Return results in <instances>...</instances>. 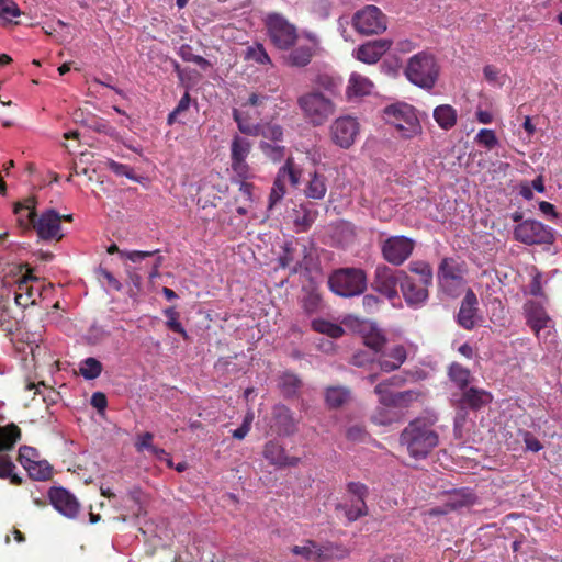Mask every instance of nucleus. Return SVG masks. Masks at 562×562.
I'll return each instance as SVG.
<instances>
[{
	"label": "nucleus",
	"mask_w": 562,
	"mask_h": 562,
	"mask_svg": "<svg viewBox=\"0 0 562 562\" xmlns=\"http://www.w3.org/2000/svg\"><path fill=\"white\" fill-rule=\"evenodd\" d=\"M437 417L420 416L411 420L400 435V443L408 454L416 459H425L439 443V435L434 429Z\"/></svg>",
	"instance_id": "nucleus-1"
},
{
	"label": "nucleus",
	"mask_w": 562,
	"mask_h": 562,
	"mask_svg": "<svg viewBox=\"0 0 562 562\" xmlns=\"http://www.w3.org/2000/svg\"><path fill=\"white\" fill-rule=\"evenodd\" d=\"M303 119L314 127L324 125L336 112L331 98L318 90H310L297 98Z\"/></svg>",
	"instance_id": "nucleus-2"
},
{
	"label": "nucleus",
	"mask_w": 562,
	"mask_h": 562,
	"mask_svg": "<svg viewBox=\"0 0 562 562\" xmlns=\"http://www.w3.org/2000/svg\"><path fill=\"white\" fill-rule=\"evenodd\" d=\"M439 75V66L432 54L422 52L412 56L405 68V76L415 86L431 89Z\"/></svg>",
	"instance_id": "nucleus-3"
},
{
	"label": "nucleus",
	"mask_w": 562,
	"mask_h": 562,
	"mask_svg": "<svg viewBox=\"0 0 562 562\" xmlns=\"http://www.w3.org/2000/svg\"><path fill=\"white\" fill-rule=\"evenodd\" d=\"M367 274L359 268H341L328 279L329 289L337 295L351 297L362 294L367 289Z\"/></svg>",
	"instance_id": "nucleus-4"
},
{
	"label": "nucleus",
	"mask_w": 562,
	"mask_h": 562,
	"mask_svg": "<svg viewBox=\"0 0 562 562\" xmlns=\"http://www.w3.org/2000/svg\"><path fill=\"white\" fill-rule=\"evenodd\" d=\"M385 121L393 125L403 138H412L422 132L415 109L407 103L391 104L384 109Z\"/></svg>",
	"instance_id": "nucleus-5"
},
{
	"label": "nucleus",
	"mask_w": 562,
	"mask_h": 562,
	"mask_svg": "<svg viewBox=\"0 0 562 562\" xmlns=\"http://www.w3.org/2000/svg\"><path fill=\"white\" fill-rule=\"evenodd\" d=\"M269 37L273 45L282 50L290 49L297 40V30L280 13H269L265 20Z\"/></svg>",
	"instance_id": "nucleus-6"
},
{
	"label": "nucleus",
	"mask_w": 562,
	"mask_h": 562,
	"mask_svg": "<svg viewBox=\"0 0 562 562\" xmlns=\"http://www.w3.org/2000/svg\"><path fill=\"white\" fill-rule=\"evenodd\" d=\"M467 267L463 261L452 257L443 258L438 267L437 279L440 289L450 296H456L464 282Z\"/></svg>",
	"instance_id": "nucleus-7"
},
{
	"label": "nucleus",
	"mask_w": 562,
	"mask_h": 562,
	"mask_svg": "<svg viewBox=\"0 0 562 562\" xmlns=\"http://www.w3.org/2000/svg\"><path fill=\"white\" fill-rule=\"evenodd\" d=\"M515 240L528 245H552L555 240L554 231L536 220H525L514 228Z\"/></svg>",
	"instance_id": "nucleus-8"
},
{
	"label": "nucleus",
	"mask_w": 562,
	"mask_h": 562,
	"mask_svg": "<svg viewBox=\"0 0 562 562\" xmlns=\"http://www.w3.org/2000/svg\"><path fill=\"white\" fill-rule=\"evenodd\" d=\"M27 217L41 239L60 240L63 238L61 215L54 209L46 210L40 217H37L36 211H30Z\"/></svg>",
	"instance_id": "nucleus-9"
},
{
	"label": "nucleus",
	"mask_w": 562,
	"mask_h": 562,
	"mask_svg": "<svg viewBox=\"0 0 562 562\" xmlns=\"http://www.w3.org/2000/svg\"><path fill=\"white\" fill-rule=\"evenodd\" d=\"M415 240L403 235L390 236L381 244L383 259L392 266H402L413 254Z\"/></svg>",
	"instance_id": "nucleus-10"
},
{
	"label": "nucleus",
	"mask_w": 562,
	"mask_h": 562,
	"mask_svg": "<svg viewBox=\"0 0 562 562\" xmlns=\"http://www.w3.org/2000/svg\"><path fill=\"white\" fill-rule=\"evenodd\" d=\"M352 24L363 35L379 34L386 30V16L375 5H367L355 13Z\"/></svg>",
	"instance_id": "nucleus-11"
},
{
	"label": "nucleus",
	"mask_w": 562,
	"mask_h": 562,
	"mask_svg": "<svg viewBox=\"0 0 562 562\" xmlns=\"http://www.w3.org/2000/svg\"><path fill=\"white\" fill-rule=\"evenodd\" d=\"M402 277L400 270H394L386 265H378L374 270L371 288L393 301L398 297L397 286L401 285Z\"/></svg>",
	"instance_id": "nucleus-12"
},
{
	"label": "nucleus",
	"mask_w": 562,
	"mask_h": 562,
	"mask_svg": "<svg viewBox=\"0 0 562 562\" xmlns=\"http://www.w3.org/2000/svg\"><path fill=\"white\" fill-rule=\"evenodd\" d=\"M358 121L349 115L337 117L329 126L331 142L340 148H349L353 145L359 134Z\"/></svg>",
	"instance_id": "nucleus-13"
},
{
	"label": "nucleus",
	"mask_w": 562,
	"mask_h": 562,
	"mask_svg": "<svg viewBox=\"0 0 562 562\" xmlns=\"http://www.w3.org/2000/svg\"><path fill=\"white\" fill-rule=\"evenodd\" d=\"M252 144L246 137L234 135L231 143V166L233 171L241 179L250 177V167L246 159L251 151Z\"/></svg>",
	"instance_id": "nucleus-14"
},
{
	"label": "nucleus",
	"mask_w": 562,
	"mask_h": 562,
	"mask_svg": "<svg viewBox=\"0 0 562 562\" xmlns=\"http://www.w3.org/2000/svg\"><path fill=\"white\" fill-rule=\"evenodd\" d=\"M400 276L402 277L401 291L406 304L414 308L423 306L429 297L428 288L430 285H425L420 281L416 282L404 270H400Z\"/></svg>",
	"instance_id": "nucleus-15"
},
{
	"label": "nucleus",
	"mask_w": 562,
	"mask_h": 562,
	"mask_svg": "<svg viewBox=\"0 0 562 562\" xmlns=\"http://www.w3.org/2000/svg\"><path fill=\"white\" fill-rule=\"evenodd\" d=\"M48 498L53 507L69 519L77 518L80 510V503L74 494L64 487H50Z\"/></svg>",
	"instance_id": "nucleus-16"
},
{
	"label": "nucleus",
	"mask_w": 562,
	"mask_h": 562,
	"mask_svg": "<svg viewBox=\"0 0 562 562\" xmlns=\"http://www.w3.org/2000/svg\"><path fill=\"white\" fill-rule=\"evenodd\" d=\"M493 401V395L484 390L474 386H468L461 390L460 395L454 401V406L459 411L467 412L480 411Z\"/></svg>",
	"instance_id": "nucleus-17"
},
{
	"label": "nucleus",
	"mask_w": 562,
	"mask_h": 562,
	"mask_svg": "<svg viewBox=\"0 0 562 562\" xmlns=\"http://www.w3.org/2000/svg\"><path fill=\"white\" fill-rule=\"evenodd\" d=\"M270 428L278 436H292L297 431V420L294 418L291 409L283 405L277 404L272 408Z\"/></svg>",
	"instance_id": "nucleus-18"
},
{
	"label": "nucleus",
	"mask_w": 562,
	"mask_h": 562,
	"mask_svg": "<svg viewBox=\"0 0 562 562\" xmlns=\"http://www.w3.org/2000/svg\"><path fill=\"white\" fill-rule=\"evenodd\" d=\"M37 279L32 276V272L29 271L24 274L16 284V290L14 294V301L16 305L25 308L30 305L36 304L37 297L41 296V290L38 288H34V285L30 284L31 281H36Z\"/></svg>",
	"instance_id": "nucleus-19"
},
{
	"label": "nucleus",
	"mask_w": 562,
	"mask_h": 562,
	"mask_svg": "<svg viewBox=\"0 0 562 562\" xmlns=\"http://www.w3.org/2000/svg\"><path fill=\"white\" fill-rule=\"evenodd\" d=\"M522 310L527 325L536 335H539L540 330L551 322L547 311L539 302L529 300L524 304Z\"/></svg>",
	"instance_id": "nucleus-20"
},
{
	"label": "nucleus",
	"mask_w": 562,
	"mask_h": 562,
	"mask_svg": "<svg viewBox=\"0 0 562 562\" xmlns=\"http://www.w3.org/2000/svg\"><path fill=\"white\" fill-rule=\"evenodd\" d=\"M391 46L392 41L387 38L369 41L358 47L356 50V57L366 64H374L391 48Z\"/></svg>",
	"instance_id": "nucleus-21"
},
{
	"label": "nucleus",
	"mask_w": 562,
	"mask_h": 562,
	"mask_svg": "<svg viewBox=\"0 0 562 562\" xmlns=\"http://www.w3.org/2000/svg\"><path fill=\"white\" fill-rule=\"evenodd\" d=\"M477 297L475 293L469 289L461 302L457 314V323L467 330H471L476 325Z\"/></svg>",
	"instance_id": "nucleus-22"
},
{
	"label": "nucleus",
	"mask_w": 562,
	"mask_h": 562,
	"mask_svg": "<svg viewBox=\"0 0 562 562\" xmlns=\"http://www.w3.org/2000/svg\"><path fill=\"white\" fill-rule=\"evenodd\" d=\"M263 457L270 464L279 468L295 467L301 460L297 457H289L284 447L276 440H270L265 445Z\"/></svg>",
	"instance_id": "nucleus-23"
},
{
	"label": "nucleus",
	"mask_w": 562,
	"mask_h": 562,
	"mask_svg": "<svg viewBox=\"0 0 562 562\" xmlns=\"http://www.w3.org/2000/svg\"><path fill=\"white\" fill-rule=\"evenodd\" d=\"M316 45L315 37L308 36V43H301L289 53L286 64L292 67L307 66L314 56Z\"/></svg>",
	"instance_id": "nucleus-24"
},
{
	"label": "nucleus",
	"mask_w": 562,
	"mask_h": 562,
	"mask_svg": "<svg viewBox=\"0 0 562 562\" xmlns=\"http://www.w3.org/2000/svg\"><path fill=\"white\" fill-rule=\"evenodd\" d=\"M407 358L406 348L403 345H395L384 352L379 359V367L384 372L397 370Z\"/></svg>",
	"instance_id": "nucleus-25"
},
{
	"label": "nucleus",
	"mask_w": 562,
	"mask_h": 562,
	"mask_svg": "<svg viewBox=\"0 0 562 562\" xmlns=\"http://www.w3.org/2000/svg\"><path fill=\"white\" fill-rule=\"evenodd\" d=\"M303 192L307 199L323 200L327 193V177L318 171L310 172Z\"/></svg>",
	"instance_id": "nucleus-26"
},
{
	"label": "nucleus",
	"mask_w": 562,
	"mask_h": 562,
	"mask_svg": "<svg viewBox=\"0 0 562 562\" xmlns=\"http://www.w3.org/2000/svg\"><path fill=\"white\" fill-rule=\"evenodd\" d=\"M361 335L363 344L375 352H380L386 344L385 335L373 323L363 324Z\"/></svg>",
	"instance_id": "nucleus-27"
},
{
	"label": "nucleus",
	"mask_w": 562,
	"mask_h": 562,
	"mask_svg": "<svg viewBox=\"0 0 562 562\" xmlns=\"http://www.w3.org/2000/svg\"><path fill=\"white\" fill-rule=\"evenodd\" d=\"M349 554V550L336 542L317 543L315 562H327L333 559H344Z\"/></svg>",
	"instance_id": "nucleus-28"
},
{
	"label": "nucleus",
	"mask_w": 562,
	"mask_h": 562,
	"mask_svg": "<svg viewBox=\"0 0 562 562\" xmlns=\"http://www.w3.org/2000/svg\"><path fill=\"white\" fill-rule=\"evenodd\" d=\"M297 245L296 240L285 241L282 247L283 251L278 259L279 266L283 269H290L291 273H296L301 267L296 256Z\"/></svg>",
	"instance_id": "nucleus-29"
},
{
	"label": "nucleus",
	"mask_w": 562,
	"mask_h": 562,
	"mask_svg": "<svg viewBox=\"0 0 562 562\" xmlns=\"http://www.w3.org/2000/svg\"><path fill=\"white\" fill-rule=\"evenodd\" d=\"M477 501L476 495L469 488H461L449 494L446 501L448 510H458L462 507L474 505Z\"/></svg>",
	"instance_id": "nucleus-30"
},
{
	"label": "nucleus",
	"mask_w": 562,
	"mask_h": 562,
	"mask_svg": "<svg viewBox=\"0 0 562 562\" xmlns=\"http://www.w3.org/2000/svg\"><path fill=\"white\" fill-rule=\"evenodd\" d=\"M21 436L20 427L14 423L0 426V452L11 450L21 439Z\"/></svg>",
	"instance_id": "nucleus-31"
},
{
	"label": "nucleus",
	"mask_w": 562,
	"mask_h": 562,
	"mask_svg": "<svg viewBox=\"0 0 562 562\" xmlns=\"http://www.w3.org/2000/svg\"><path fill=\"white\" fill-rule=\"evenodd\" d=\"M457 111L449 104L438 105L434 110V119L437 124L443 130L452 128L457 123Z\"/></svg>",
	"instance_id": "nucleus-32"
},
{
	"label": "nucleus",
	"mask_w": 562,
	"mask_h": 562,
	"mask_svg": "<svg viewBox=\"0 0 562 562\" xmlns=\"http://www.w3.org/2000/svg\"><path fill=\"white\" fill-rule=\"evenodd\" d=\"M233 119L237 123L240 133L249 136H258L260 134V125L251 121L248 112L234 109Z\"/></svg>",
	"instance_id": "nucleus-33"
},
{
	"label": "nucleus",
	"mask_w": 562,
	"mask_h": 562,
	"mask_svg": "<svg viewBox=\"0 0 562 562\" xmlns=\"http://www.w3.org/2000/svg\"><path fill=\"white\" fill-rule=\"evenodd\" d=\"M448 375L460 391L470 386L472 380L471 371L459 362H452L449 366Z\"/></svg>",
	"instance_id": "nucleus-34"
},
{
	"label": "nucleus",
	"mask_w": 562,
	"mask_h": 562,
	"mask_svg": "<svg viewBox=\"0 0 562 562\" xmlns=\"http://www.w3.org/2000/svg\"><path fill=\"white\" fill-rule=\"evenodd\" d=\"M373 88V83L367 77L353 72L351 74L348 82V93L359 97V95H368L371 93Z\"/></svg>",
	"instance_id": "nucleus-35"
},
{
	"label": "nucleus",
	"mask_w": 562,
	"mask_h": 562,
	"mask_svg": "<svg viewBox=\"0 0 562 562\" xmlns=\"http://www.w3.org/2000/svg\"><path fill=\"white\" fill-rule=\"evenodd\" d=\"M23 14L19 5L13 0H0V21L3 26L14 24L18 25V21H13L14 18H20Z\"/></svg>",
	"instance_id": "nucleus-36"
},
{
	"label": "nucleus",
	"mask_w": 562,
	"mask_h": 562,
	"mask_svg": "<svg viewBox=\"0 0 562 562\" xmlns=\"http://www.w3.org/2000/svg\"><path fill=\"white\" fill-rule=\"evenodd\" d=\"M302 170L297 168L293 158H288L285 164L279 169L277 177L284 183L289 182L292 187H297L300 183Z\"/></svg>",
	"instance_id": "nucleus-37"
},
{
	"label": "nucleus",
	"mask_w": 562,
	"mask_h": 562,
	"mask_svg": "<svg viewBox=\"0 0 562 562\" xmlns=\"http://www.w3.org/2000/svg\"><path fill=\"white\" fill-rule=\"evenodd\" d=\"M29 476L36 481L49 480L53 475V469L47 461H35L25 468Z\"/></svg>",
	"instance_id": "nucleus-38"
},
{
	"label": "nucleus",
	"mask_w": 562,
	"mask_h": 562,
	"mask_svg": "<svg viewBox=\"0 0 562 562\" xmlns=\"http://www.w3.org/2000/svg\"><path fill=\"white\" fill-rule=\"evenodd\" d=\"M245 60L254 61L259 65H270L271 59L266 52L265 47L260 43H256L251 46H248L244 53Z\"/></svg>",
	"instance_id": "nucleus-39"
},
{
	"label": "nucleus",
	"mask_w": 562,
	"mask_h": 562,
	"mask_svg": "<svg viewBox=\"0 0 562 562\" xmlns=\"http://www.w3.org/2000/svg\"><path fill=\"white\" fill-rule=\"evenodd\" d=\"M312 328L317 331V333H321V334H325L331 338H339L344 335L345 330L344 328L338 325V324H334L329 321H325V319H322V318H318V319H314L312 322Z\"/></svg>",
	"instance_id": "nucleus-40"
},
{
	"label": "nucleus",
	"mask_w": 562,
	"mask_h": 562,
	"mask_svg": "<svg viewBox=\"0 0 562 562\" xmlns=\"http://www.w3.org/2000/svg\"><path fill=\"white\" fill-rule=\"evenodd\" d=\"M408 270L412 273L420 276V282L425 285H431L434 279V272L430 263L423 260L411 261L408 265Z\"/></svg>",
	"instance_id": "nucleus-41"
},
{
	"label": "nucleus",
	"mask_w": 562,
	"mask_h": 562,
	"mask_svg": "<svg viewBox=\"0 0 562 562\" xmlns=\"http://www.w3.org/2000/svg\"><path fill=\"white\" fill-rule=\"evenodd\" d=\"M15 464L7 454H0V479H9L13 485H21L22 479L14 473Z\"/></svg>",
	"instance_id": "nucleus-42"
},
{
	"label": "nucleus",
	"mask_w": 562,
	"mask_h": 562,
	"mask_svg": "<svg viewBox=\"0 0 562 562\" xmlns=\"http://www.w3.org/2000/svg\"><path fill=\"white\" fill-rule=\"evenodd\" d=\"M349 398V391L340 386H331L326 390V403L330 408L342 406Z\"/></svg>",
	"instance_id": "nucleus-43"
},
{
	"label": "nucleus",
	"mask_w": 562,
	"mask_h": 562,
	"mask_svg": "<svg viewBox=\"0 0 562 562\" xmlns=\"http://www.w3.org/2000/svg\"><path fill=\"white\" fill-rule=\"evenodd\" d=\"M190 103H191V97H190L189 92H186L181 97L177 106L168 114L167 124L170 126L173 125L175 123L184 124L186 122L182 119V116L189 110Z\"/></svg>",
	"instance_id": "nucleus-44"
},
{
	"label": "nucleus",
	"mask_w": 562,
	"mask_h": 562,
	"mask_svg": "<svg viewBox=\"0 0 562 562\" xmlns=\"http://www.w3.org/2000/svg\"><path fill=\"white\" fill-rule=\"evenodd\" d=\"M102 369L103 366L98 359L89 357L81 361L79 367V373L86 380H94L101 374Z\"/></svg>",
	"instance_id": "nucleus-45"
},
{
	"label": "nucleus",
	"mask_w": 562,
	"mask_h": 562,
	"mask_svg": "<svg viewBox=\"0 0 562 562\" xmlns=\"http://www.w3.org/2000/svg\"><path fill=\"white\" fill-rule=\"evenodd\" d=\"M301 384V380L294 373L285 372L280 376L279 386L285 397L294 396Z\"/></svg>",
	"instance_id": "nucleus-46"
},
{
	"label": "nucleus",
	"mask_w": 562,
	"mask_h": 562,
	"mask_svg": "<svg viewBox=\"0 0 562 562\" xmlns=\"http://www.w3.org/2000/svg\"><path fill=\"white\" fill-rule=\"evenodd\" d=\"M313 85L312 90H318L328 95V93H334L337 90L339 81L328 74H318L313 79Z\"/></svg>",
	"instance_id": "nucleus-47"
},
{
	"label": "nucleus",
	"mask_w": 562,
	"mask_h": 562,
	"mask_svg": "<svg viewBox=\"0 0 562 562\" xmlns=\"http://www.w3.org/2000/svg\"><path fill=\"white\" fill-rule=\"evenodd\" d=\"M316 216L317 211L310 210L306 206L301 205L300 210L296 211V216L294 218L295 226L300 232H306L315 222Z\"/></svg>",
	"instance_id": "nucleus-48"
},
{
	"label": "nucleus",
	"mask_w": 562,
	"mask_h": 562,
	"mask_svg": "<svg viewBox=\"0 0 562 562\" xmlns=\"http://www.w3.org/2000/svg\"><path fill=\"white\" fill-rule=\"evenodd\" d=\"M178 55L184 60L194 63L200 66L201 69L206 70L212 65L211 63L200 55L193 53V48L189 44H182L178 49Z\"/></svg>",
	"instance_id": "nucleus-49"
},
{
	"label": "nucleus",
	"mask_w": 562,
	"mask_h": 562,
	"mask_svg": "<svg viewBox=\"0 0 562 562\" xmlns=\"http://www.w3.org/2000/svg\"><path fill=\"white\" fill-rule=\"evenodd\" d=\"M301 303L302 308L308 315L318 313L323 308L322 296L316 291H307Z\"/></svg>",
	"instance_id": "nucleus-50"
},
{
	"label": "nucleus",
	"mask_w": 562,
	"mask_h": 562,
	"mask_svg": "<svg viewBox=\"0 0 562 562\" xmlns=\"http://www.w3.org/2000/svg\"><path fill=\"white\" fill-rule=\"evenodd\" d=\"M371 420L375 425L390 426L397 420L395 413L387 409V407H379L371 416Z\"/></svg>",
	"instance_id": "nucleus-51"
},
{
	"label": "nucleus",
	"mask_w": 562,
	"mask_h": 562,
	"mask_svg": "<svg viewBox=\"0 0 562 562\" xmlns=\"http://www.w3.org/2000/svg\"><path fill=\"white\" fill-rule=\"evenodd\" d=\"M317 542L314 540H305L303 546H294L291 552L301 555L307 561H314L316 557Z\"/></svg>",
	"instance_id": "nucleus-52"
},
{
	"label": "nucleus",
	"mask_w": 562,
	"mask_h": 562,
	"mask_svg": "<svg viewBox=\"0 0 562 562\" xmlns=\"http://www.w3.org/2000/svg\"><path fill=\"white\" fill-rule=\"evenodd\" d=\"M260 149L273 162L281 161L285 155V147L261 142Z\"/></svg>",
	"instance_id": "nucleus-53"
},
{
	"label": "nucleus",
	"mask_w": 562,
	"mask_h": 562,
	"mask_svg": "<svg viewBox=\"0 0 562 562\" xmlns=\"http://www.w3.org/2000/svg\"><path fill=\"white\" fill-rule=\"evenodd\" d=\"M106 166L112 172H114L117 176L126 177L127 179L138 181V178L135 175L134 169L128 165H124L110 159L108 160Z\"/></svg>",
	"instance_id": "nucleus-54"
},
{
	"label": "nucleus",
	"mask_w": 562,
	"mask_h": 562,
	"mask_svg": "<svg viewBox=\"0 0 562 562\" xmlns=\"http://www.w3.org/2000/svg\"><path fill=\"white\" fill-rule=\"evenodd\" d=\"M35 211V201L30 199L25 203H16L14 206V213L18 215V221L21 225H31L27 213Z\"/></svg>",
	"instance_id": "nucleus-55"
},
{
	"label": "nucleus",
	"mask_w": 562,
	"mask_h": 562,
	"mask_svg": "<svg viewBox=\"0 0 562 562\" xmlns=\"http://www.w3.org/2000/svg\"><path fill=\"white\" fill-rule=\"evenodd\" d=\"M285 193V183L280 178L276 177L269 195V209H272L278 202H280Z\"/></svg>",
	"instance_id": "nucleus-56"
},
{
	"label": "nucleus",
	"mask_w": 562,
	"mask_h": 562,
	"mask_svg": "<svg viewBox=\"0 0 562 562\" xmlns=\"http://www.w3.org/2000/svg\"><path fill=\"white\" fill-rule=\"evenodd\" d=\"M345 515L348 521L352 522L357 519L368 515V506L366 502L355 503L345 509Z\"/></svg>",
	"instance_id": "nucleus-57"
},
{
	"label": "nucleus",
	"mask_w": 562,
	"mask_h": 562,
	"mask_svg": "<svg viewBox=\"0 0 562 562\" xmlns=\"http://www.w3.org/2000/svg\"><path fill=\"white\" fill-rule=\"evenodd\" d=\"M419 393L415 391H402L394 393L392 407H406L418 397Z\"/></svg>",
	"instance_id": "nucleus-58"
},
{
	"label": "nucleus",
	"mask_w": 562,
	"mask_h": 562,
	"mask_svg": "<svg viewBox=\"0 0 562 562\" xmlns=\"http://www.w3.org/2000/svg\"><path fill=\"white\" fill-rule=\"evenodd\" d=\"M475 139L480 145L487 149L494 148L498 143L495 132L488 128H482L477 133Z\"/></svg>",
	"instance_id": "nucleus-59"
},
{
	"label": "nucleus",
	"mask_w": 562,
	"mask_h": 562,
	"mask_svg": "<svg viewBox=\"0 0 562 562\" xmlns=\"http://www.w3.org/2000/svg\"><path fill=\"white\" fill-rule=\"evenodd\" d=\"M37 457H38V452L35 448H32L29 446H22L19 449L18 461L25 469L26 467H29V464L37 461L36 460Z\"/></svg>",
	"instance_id": "nucleus-60"
},
{
	"label": "nucleus",
	"mask_w": 562,
	"mask_h": 562,
	"mask_svg": "<svg viewBox=\"0 0 562 562\" xmlns=\"http://www.w3.org/2000/svg\"><path fill=\"white\" fill-rule=\"evenodd\" d=\"M379 402L385 407H392L394 393L390 391L386 382H381L374 387Z\"/></svg>",
	"instance_id": "nucleus-61"
},
{
	"label": "nucleus",
	"mask_w": 562,
	"mask_h": 562,
	"mask_svg": "<svg viewBox=\"0 0 562 562\" xmlns=\"http://www.w3.org/2000/svg\"><path fill=\"white\" fill-rule=\"evenodd\" d=\"M90 128H92L93 131H95L98 133H103L105 135H109L113 139L119 138L117 131L113 126H111L110 123L105 120H102V119L94 120L90 124Z\"/></svg>",
	"instance_id": "nucleus-62"
},
{
	"label": "nucleus",
	"mask_w": 562,
	"mask_h": 562,
	"mask_svg": "<svg viewBox=\"0 0 562 562\" xmlns=\"http://www.w3.org/2000/svg\"><path fill=\"white\" fill-rule=\"evenodd\" d=\"M346 437L349 441L357 443L364 442L369 437V434L363 426L353 425L347 429Z\"/></svg>",
	"instance_id": "nucleus-63"
},
{
	"label": "nucleus",
	"mask_w": 562,
	"mask_h": 562,
	"mask_svg": "<svg viewBox=\"0 0 562 562\" xmlns=\"http://www.w3.org/2000/svg\"><path fill=\"white\" fill-rule=\"evenodd\" d=\"M518 436L522 438L526 449L529 451L538 452L543 448L542 443L530 431L518 429Z\"/></svg>",
	"instance_id": "nucleus-64"
}]
</instances>
